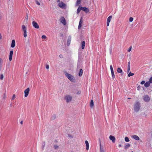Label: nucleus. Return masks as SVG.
Wrapping results in <instances>:
<instances>
[{
  "label": "nucleus",
  "mask_w": 152,
  "mask_h": 152,
  "mask_svg": "<svg viewBox=\"0 0 152 152\" xmlns=\"http://www.w3.org/2000/svg\"><path fill=\"white\" fill-rule=\"evenodd\" d=\"M64 73L65 76L71 81L73 83L76 82V80L73 76L71 74H69L66 72H65Z\"/></svg>",
  "instance_id": "obj_1"
},
{
  "label": "nucleus",
  "mask_w": 152,
  "mask_h": 152,
  "mask_svg": "<svg viewBox=\"0 0 152 152\" xmlns=\"http://www.w3.org/2000/svg\"><path fill=\"white\" fill-rule=\"evenodd\" d=\"M140 106L138 102H136L134 105V110L136 112H138L140 109Z\"/></svg>",
  "instance_id": "obj_2"
},
{
  "label": "nucleus",
  "mask_w": 152,
  "mask_h": 152,
  "mask_svg": "<svg viewBox=\"0 0 152 152\" xmlns=\"http://www.w3.org/2000/svg\"><path fill=\"white\" fill-rule=\"evenodd\" d=\"M64 99L67 103H69L72 101V97L70 95H67L65 96Z\"/></svg>",
  "instance_id": "obj_3"
},
{
  "label": "nucleus",
  "mask_w": 152,
  "mask_h": 152,
  "mask_svg": "<svg viewBox=\"0 0 152 152\" xmlns=\"http://www.w3.org/2000/svg\"><path fill=\"white\" fill-rule=\"evenodd\" d=\"M58 6L62 9H65L66 8V4L62 1H61L58 4Z\"/></svg>",
  "instance_id": "obj_4"
},
{
  "label": "nucleus",
  "mask_w": 152,
  "mask_h": 152,
  "mask_svg": "<svg viewBox=\"0 0 152 152\" xmlns=\"http://www.w3.org/2000/svg\"><path fill=\"white\" fill-rule=\"evenodd\" d=\"M22 30L23 32V36L24 37L26 38L27 37V31L26 26L24 25L22 26Z\"/></svg>",
  "instance_id": "obj_5"
},
{
  "label": "nucleus",
  "mask_w": 152,
  "mask_h": 152,
  "mask_svg": "<svg viewBox=\"0 0 152 152\" xmlns=\"http://www.w3.org/2000/svg\"><path fill=\"white\" fill-rule=\"evenodd\" d=\"M143 98L144 101L147 102H149L150 99V97L147 95L144 96Z\"/></svg>",
  "instance_id": "obj_6"
},
{
  "label": "nucleus",
  "mask_w": 152,
  "mask_h": 152,
  "mask_svg": "<svg viewBox=\"0 0 152 152\" xmlns=\"http://www.w3.org/2000/svg\"><path fill=\"white\" fill-rule=\"evenodd\" d=\"M33 26L36 28L38 29L39 28V26L38 23L35 21H33L32 22Z\"/></svg>",
  "instance_id": "obj_7"
},
{
  "label": "nucleus",
  "mask_w": 152,
  "mask_h": 152,
  "mask_svg": "<svg viewBox=\"0 0 152 152\" xmlns=\"http://www.w3.org/2000/svg\"><path fill=\"white\" fill-rule=\"evenodd\" d=\"M30 91V89L29 88H28L26 89L24 91V93L25 94L24 96L25 97H26L28 96L29 92Z\"/></svg>",
  "instance_id": "obj_8"
},
{
  "label": "nucleus",
  "mask_w": 152,
  "mask_h": 152,
  "mask_svg": "<svg viewBox=\"0 0 152 152\" xmlns=\"http://www.w3.org/2000/svg\"><path fill=\"white\" fill-rule=\"evenodd\" d=\"M60 22L62 23L64 25L66 24V21L64 17H62L60 19Z\"/></svg>",
  "instance_id": "obj_9"
},
{
  "label": "nucleus",
  "mask_w": 152,
  "mask_h": 152,
  "mask_svg": "<svg viewBox=\"0 0 152 152\" xmlns=\"http://www.w3.org/2000/svg\"><path fill=\"white\" fill-rule=\"evenodd\" d=\"M71 36H69L67 39V45L68 46H69L70 43L71 41Z\"/></svg>",
  "instance_id": "obj_10"
},
{
  "label": "nucleus",
  "mask_w": 152,
  "mask_h": 152,
  "mask_svg": "<svg viewBox=\"0 0 152 152\" xmlns=\"http://www.w3.org/2000/svg\"><path fill=\"white\" fill-rule=\"evenodd\" d=\"M13 54V51H11L10 53L9 60L10 61H11L12 59V56Z\"/></svg>",
  "instance_id": "obj_11"
},
{
  "label": "nucleus",
  "mask_w": 152,
  "mask_h": 152,
  "mask_svg": "<svg viewBox=\"0 0 152 152\" xmlns=\"http://www.w3.org/2000/svg\"><path fill=\"white\" fill-rule=\"evenodd\" d=\"M109 138L113 142H115V138L114 136L112 135H110L109 137Z\"/></svg>",
  "instance_id": "obj_12"
},
{
  "label": "nucleus",
  "mask_w": 152,
  "mask_h": 152,
  "mask_svg": "<svg viewBox=\"0 0 152 152\" xmlns=\"http://www.w3.org/2000/svg\"><path fill=\"white\" fill-rule=\"evenodd\" d=\"M81 9L82 10L84 11L86 13L89 12V9L86 7H81Z\"/></svg>",
  "instance_id": "obj_13"
},
{
  "label": "nucleus",
  "mask_w": 152,
  "mask_h": 152,
  "mask_svg": "<svg viewBox=\"0 0 152 152\" xmlns=\"http://www.w3.org/2000/svg\"><path fill=\"white\" fill-rule=\"evenodd\" d=\"M100 152H105L104 150V147L102 146L101 144V142H100Z\"/></svg>",
  "instance_id": "obj_14"
},
{
  "label": "nucleus",
  "mask_w": 152,
  "mask_h": 152,
  "mask_svg": "<svg viewBox=\"0 0 152 152\" xmlns=\"http://www.w3.org/2000/svg\"><path fill=\"white\" fill-rule=\"evenodd\" d=\"M86 144V150H88L89 149V144L87 140L85 141Z\"/></svg>",
  "instance_id": "obj_15"
},
{
  "label": "nucleus",
  "mask_w": 152,
  "mask_h": 152,
  "mask_svg": "<svg viewBox=\"0 0 152 152\" xmlns=\"http://www.w3.org/2000/svg\"><path fill=\"white\" fill-rule=\"evenodd\" d=\"M132 137L135 140H140L139 137L136 135H133L132 136Z\"/></svg>",
  "instance_id": "obj_16"
},
{
  "label": "nucleus",
  "mask_w": 152,
  "mask_h": 152,
  "mask_svg": "<svg viewBox=\"0 0 152 152\" xmlns=\"http://www.w3.org/2000/svg\"><path fill=\"white\" fill-rule=\"evenodd\" d=\"M85 42L84 41H83L81 43V48L82 49H83L84 48L85 46Z\"/></svg>",
  "instance_id": "obj_17"
},
{
  "label": "nucleus",
  "mask_w": 152,
  "mask_h": 152,
  "mask_svg": "<svg viewBox=\"0 0 152 152\" xmlns=\"http://www.w3.org/2000/svg\"><path fill=\"white\" fill-rule=\"evenodd\" d=\"M3 60L2 58H0V71L1 70L2 65L3 63Z\"/></svg>",
  "instance_id": "obj_18"
},
{
  "label": "nucleus",
  "mask_w": 152,
  "mask_h": 152,
  "mask_svg": "<svg viewBox=\"0 0 152 152\" xmlns=\"http://www.w3.org/2000/svg\"><path fill=\"white\" fill-rule=\"evenodd\" d=\"M15 45V41L14 40H13L12 41V44L11 45V47L12 48H14Z\"/></svg>",
  "instance_id": "obj_19"
},
{
  "label": "nucleus",
  "mask_w": 152,
  "mask_h": 152,
  "mask_svg": "<svg viewBox=\"0 0 152 152\" xmlns=\"http://www.w3.org/2000/svg\"><path fill=\"white\" fill-rule=\"evenodd\" d=\"M130 62H129L128 64L127 72L128 73L130 71Z\"/></svg>",
  "instance_id": "obj_20"
},
{
  "label": "nucleus",
  "mask_w": 152,
  "mask_h": 152,
  "mask_svg": "<svg viewBox=\"0 0 152 152\" xmlns=\"http://www.w3.org/2000/svg\"><path fill=\"white\" fill-rule=\"evenodd\" d=\"M94 105L93 100H91L90 103V106L91 108H93Z\"/></svg>",
  "instance_id": "obj_21"
},
{
  "label": "nucleus",
  "mask_w": 152,
  "mask_h": 152,
  "mask_svg": "<svg viewBox=\"0 0 152 152\" xmlns=\"http://www.w3.org/2000/svg\"><path fill=\"white\" fill-rule=\"evenodd\" d=\"M83 73V69H80V72L79 73V75L80 77H81L82 76Z\"/></svg>",
  "instance_id": "obj_22"
},
{
  "label": "nucleus",
  "mask_w": 152,
  "mask_h": 152,
  "mask_svg": "<svg viewBox=\"0 0 152 152\" xmlns=\"http://www.w3.org/2000/svg\"><path fill=\"white\" fill-rule=\"evenodd\" d=\"M54 148L55 150H58L59 148V146L58 145L56 144H54L53 145Z\"/></svg>",
  "instance_id": "obj_23"
},
{
  "label": "nucleus",
  "mask_w": 152,
  "mask_h": 152,
  "mask_svg": "<svg viewBox=\"0 0 152 152\" xmlns=\"http://www.w3.org/2000/svg\"><path fill=\"white\" fill-rule=\"evenodd\" d=\"M150 83L148 82H147L145 83L144 84L145 86L146 87H149L150 85Z\"/></svg>",
  "instance_id": "obj_24"
},
{
  "label": "nucleus",
  "mask_w": 152,
  "mask_h": 152,
  "mask_svg": "<svg viewBox=\"0 0 152 152\" xmlns=\"http://www.w3.org/2000/svg\"><path fill=\"white\" fill-rule=\"evenodd\" d=\"M81 10H82L81 7L79 6L77 9V14H79Z\"/></svg>",
  "instance_id": "obj_25"
},
{
  "label": "nucleus",
  "mask_w": 152,
  "mask_h": 152,
  "mask_svg": "<svg viewBox=\"0 0 152 152\" xmlns=\"http://www.w3.org/2000/svg\"><path fill=\"white\" fill-rule=\"evenodd\" d=\"M130 146V144L129 143L127 144L124 146V148L125 149H126L127 148L129 147Z\"/></svg>",
  "instance_id": "obj_26"
},
{
  "label": "nucleus",
  "mask_w": 152,
  "mask_h": 152,
  "mask_svg": "<svg viewBox=\"0 0 152 152\" xmlns=\"http://www.w3.org/2000/svg\"><path fill=\"white\" fill-rule=\"evenodd\" d=\"M112 16H109L107 18V22H108V23L110 22L112 18Z\"/></svg>",
  "instance_id": "obj_27"
},
{
  "label": "nucleus",
  "mask_w": 152,
  "mask_h": 152,
  "mask_svg": "<svg viewBox=\"0 0 152 152\" xmlns=\"http://www.w3.org/2000/svg\"><path fill=\"white\" fill-rule=\"evenodd\" d=\"M81 0H77L76 4V5L77 6H78L80 4L81 2Z\"/></svg>",
  "instance_id": "obj_28"
},
{
  "label": "nucleus",
  "mask_w": 152,
  "mask_h": 152,
  "mask_svg": "<svg viewBox=\"0 0 152 152\" xmlns=\"http://www.w3.org/2000/svg\"><path fill=\"white\" fill-rule=\"evenodd\" d=\"M117 71L118 72L120 73H121L122 72V71L121 68H118L117 69Z\"/></svg>",
  "instance_id": "obj_29"
},
{
  "label": "nucleus",
  "mask_w": 152,
  "mask_h": 152,
  "mask_svg": "<svg viewBox=\"0 0 152 152\" xmlns=\"http://www.w3.org/2000/svg\"><path fill=\"white\" fill-rule=\"evenodd\" d=\"M111 72L112 77L113 79H114L115 77V75L114 74L113 71H111Z\"/></svg>",
  "instance_id": "obj_30"
},
{
  "label": "nucleus",
  "mask_w": 152,
  "mask_h": 152,
  "mask_svg": "<svg viewBox=\"0 0 152 152\" xmlns=\"http://www.w3.org/2000/svg\"><path fill=\"white\" fill-rule=\"evenodd\" d=\"M134 75V73H132L131 72H130L128 74V76L130 77L131 76H133Z\"/></svg>",
  "instance_id": "obj_31"
},
{
  "label": "nucleus",
  "mask_w": 152,
  "mask_h": 152,
  "mask_svg": "<svg viewBox=\"0 0 152 152\" xmlns=\"http://www.w3.org/2000/svg\"><path fill=\"white\" fill-rule=\"evenodd\" d=\"M125 140L126 142H129V140L127 137H126L125 138Z\"/></svg>",
  "instance_id": "obj_32"
},
{
  "label": "nucleus",
  "mask_w": 152,
  "mask_h": 152,
  "mask_svg": "<svg viewBox=\"0 0 152 152\" xmlns=\"http://www.w3.org/2000/svg\"><path fill=\"white\" fill-rule=\"evenodd\" d=\"M83 22V18L81 17L80 19L79 23L82 24Z\"/></svg>",
  "instance_id": "obj_33"
},
{
  "label": "nucleus",
  "mask_w": 152,
  "mask_h": 152,
  "mask_svg": "<svg viewBox=\"0 0 152 152\" xmlns=\"http://www.w3.org/2000/svg\"><path fill=\"white\" fill-rule=\"evenodd\" d=\"M45 142H42V148H43L45 146Z\"/></svg>",
  "instance_id": "obj_34"
},
{
  "label": "nucleus",
  "mask_w": 152,
  "mask_h": 152,
  "mask_svg": "<svg viewBox=\"0 0 152 152\" xmlns=\"http://www.w3.org/2000/svg\"><path fill=\"white\" fill-rule=\"evenodd\" d=\"M133 20V18L132 17H131L129 18V21L130 22H132Z\"/></svg>",
  "instance_id": "obj_35"
},
{
  "label": "nucleus",
  "mask_w": 152,
  "mask_h": 152,
  "mask_svg": "<svg viewBox=\"0 0 152 152\" xmlns=\"http://www.w3.org/2000/svg\"><path fill=\"white\" fill-rule=\"evenodd\" d=\"M150 83H152V77H151L149 79V81H148Z\"/></svg>",
  "instance_id": "obj_36"
},
{
  "label": "nucleus",
  "mask_w": 152,
  "mask_h": 152,
  "mask_svg": "<svg viewBox=\"0 0 152 152\" xmlns=\"http://www.w3.org/2000/svg\"><path fill=\"white\" fill-rule=\"evenodd\" d=\"M82 24H81L79 23L78 27V28L79 29H80L81 28L82 26Z\"/></svg>",
  "instance_id": "obj_37"
},
{
  "label": "nucleus",
  "mask_w": 152,
  "mask_h": 152,
  "mask_svg": "<svg viewBox=\"0 0 152 152\" xmlns=\"http://www.w3.org/2000/svg\"><path fill=\"white\" fill-rule=\"evenodd\" d=\"M15 94H14L12 97V100H13L15 98Z\"/></svg>",
  "instance_id": "obj_38"
},
{
  "label": "nucleus",
  "mask_w": 152,
  "mask_h": 152,
  "mask_svg": "<svg viewBox=\"0 0 152 152\" xmlns=\"http://www.w3.org/2000/svg\"><path fill=\"white\" fill-rule=\"evenodd\" d=\"M110 68L111 70V71H113V69L112 65H111L110 66Z\"/></svg>",
  "instance_id": "obj_39"
},
{
  "label": "nucleus",
  "mask_w": 152,
  "mask_h": 152,
  "mask_svg": "<svg viewBox=\"0 0 152 152\" xmlns=\"http://www.w3.org/2000/svg\"><path fill=\"white\" fill-rule=\"evenodd\" d=\"M4 76L2 74H1L0 76V79L1 80H2Z\"/></svg>",
  "instance_id": "obj_40"
},
{
  "label": "nucleus",
  "mask_w": 152,
  "mask_h": 152,
  "mask_svg": "<svg viewBox=\"0 0 152 152\" xmlns=\"http://www.w3.org/2000/svg\"><path fill=\"white\" fill-rule=\"evenodd\" d=\"M36 4H37L38 5H40V3H39V2L38 1H36Z\"/></svg>",
  "instance_id": "obj_41"
},
{
  "label": "nucleus",
  "mask_w": 152,
  "mask_h": 152,
  "mask_svg": "<svg viewBox=\"0 0 152 152\" xmlns=\"http://www.w3.org/2000/svg\"><path fill=\"white\" fill-rule=\"evenodd\" d=\"M46 68L47 69H48L49 68V66L48 64H46Z\"/></svg>",
  "instance_id": "obj_42"
},
{
  "label": "nucleus",
  "mask_w": 152,
  "mask_h": 152,
  "mask_svg": "<svg viewBox=\"0 0 152 152\" xmlns=\"http://www.w3.org/2000/svg\"><path fill=\"white\" fill-rule=\"evenodd\" d=\"M42 39H46V36L44 35H42Z\"/></svg>",
  "instance_id": "obj_43"
},
{
  "label": "nucleus",
  "mask_w": 152,
  "mask_h": 152,
  "mask_svg": "<svg viewBox=\"0 0 152 152\" xmlns=\"http://www.w3.org/2000/svg\"><path fill=\"white\" fill-rule=\"evenodd\" d=\"M59 57L60 58H63V56L62 55V54H60L59 55Z\"/></svg>",
  "instance_id": "obj_44"
},
{
  "label": "nucleus",
  "mask_w": 152,
  "mask_h": 152,
  "mask_svg": "<svg viewBox=\"0 0 152 152\" xmlns=\"http://www.w3.org/2000/svg\"><path fill=\"white\" fill-rule=\"evenodd\" d=\"M132 47L131 46L130 47V48H129V49L128 50V51L129 52L131 51V50H132Z\"/></svg>",
  "instance_id": "obj_45"
},
{
  "label": "nucleus",
  "mask_w": 152,
  "mask_h": 152,
  "mask_svg": "<svg viewBox=\"0 0 152 152\" xmlns=\"http://www.w3.org/2000/svg\"><path fill=\"white\" fill-rule=\"evenodd\" d=\"M145 83V81H141V84H144Z\"/></svg>",
  "instance_id": "obj_46"
},
{
  "label": "nucleus",
  "mask_w": 152,
  "mask_h": 152,
  "mask_svg": "<svg viewBox=\"0 0 152 152\" xmlns=\"http://www.w3.org/2000/svg\"><path fill=\"white\" fill-rule=\"evenodd\" d=\"M6 94L5 93H4V96L3 97V99H5L6 98Z\"/></svg>",
  "instance_id": "obj_47"
},
{
  "label": "nucleus",
  "mask_w": 152,
  "mask_h": 152,
  "mask_svg": "<svg viewBox=\"0 0 152 152\" xmlns=\"http://www.w3.org/2000/svg\"><path fill=\"white\" fill-rule=\"evenodd\" d=\"M30 45V42L29 41H28L27 42V44H26V45Z\"/></svg>",
  "instance_id": "obj_48"
},
{
  "label": "nucleus",
  "mask_w": 152,
  "mask_h": 152,
  "mask_svg": "<svg viewBox=\"0 0 152 152\" xmlns=\"http://www.w3.org/2000/svg\"><path fill=\"white\" fill-rule=\"evenodd\" d=\"M112 50V48H111L110 49V54H111Z\"/></svg>",
  "instance_id": "obj_49"
},
{
  "label": "nucleus",
  "mask_w": 152,
  "mask_h": 152,
  "mask_svg": "<svg viewBox=\"0 0 152 152\" xmlns=\"http://www.w3.org/2000/svg\"><path fill=\"white\" fill-rule=\"evenodd\" d=\"M81 93V91H78V92H77V94H80Z\"/></svg>",
  "instance_id": "obj_50"
},
{
  "label": "nucleus",
  "mask_w": 152,
  "mask_h": 152,
  "mask_svg": "<svg viewBox=\"0 0 152 152\" xmlns=\"http://www.w3.org/2000/svg\"><path fill=\"white\" fill-rule=\"evenodd\" d=\"M109 23H110V22H107V26H108L109 25Z\"/></svg>",
  "instance_id": "obj_51"
},
{
  "label": "nucleus",
  "mask_w": 152,
  "mask_h": 152,
  "mask_svg": "<svg viewBox=\"0 0 152 152\" xmlns=\"http://www.w3.org/2000/svg\"><path fill=\"white\" fill-rule=\"evenodd\" d=\"M12 103H11L10 105V107H12Z\"/></svg>",
  "instance_id": "obj_52"
},
{
  "label": "nucleus",
  "mask_w": 152,
  "mask_h": 152,
  "mask_svg": "<svg viewBox=\"0 0 152 152\" xmlns=\"http://www.w3.org/2000/svg\"><path fill=\"white\" fill-rule=\"evenodd\" d=\"M121 146H122V145H121V144H119V145H118V147H119V148L121 147Z\"/></svg>",
  "instance_id": "obj_53"
},
{
  "label": "nucleus",
  "mask_w": 152,
  "mask_h": 152,
  "mask_svg": "<svg viewBox=\"0 0 152 152\" xmlns=\"http://www.w3.org/2000/svg\"><path fill=\"white\" fill-rule=\"evenodd\" d=\"M20 123L21 124H22L23 123V121H20Z\"/></svg>",
  "instance_id": "obj_54"
},
{
  "label": "nucleus",
  "mask_w": 152,
  "mask_h": 152,
  "mask_svg": "<svg viewBox=\"0 0 152 152\" xmlns=\"http://www.w3.org/2000/svg\"><path fill=\"white\" fill-rule=\"evenodd\" d=\"M60 0H57V2H59H59H60Z\"/></svg>",
  "instance_id": "obj_55"
},
{
  "label": "nucleus",
  "mask_w": 152,
  "mask_h": 152,
  "mask_svg": "<svg viewBox=\"0 0 152 152\" xmlns=\"http://www.w3.org/2000/svg\"><path fill=\"white\" fill-rule=\"evenodd\" d=\"M2 38V36L1 34H0V39H1Z\"/></svg>",
  "instance_id": "obj_56"
},
{
  "label": "nucleus",
  "mask_w": 152,
  "mask_h": 152,
  "mask_svg": "<svg viewBox=\"0 0 152 152\" xmlns=\"http://www.w3.org/2000/svg\"><path fill=\"white\" fill-rule=\"evenodd\" d=\"M138 88H139V86L138 87H137Z\"/></svg>",
  "instance_id": "obj_57"
},
{
  "label": "nucleus",
  "mask_w": 152,
  "mask_h": 152,
  "mask_svg": "<svg viewBox=\"0 0 152 152\" xmlns=\"http://www.w3.org/2000/svg\"><path fill=\"white\" fill-rule=\"evenodd\" d=\"M70 137H71V135H70Z\"/></svg>",
  "instance_id": "obj_58"
},
{
  "label": "nucleus",
  "mask_w": 152,
  "mask_h": 152,
  "mask_svg": "<svg viewBox=\"0 0 152 152\" xmlns=\"http://www.w3.org/2000/svg\"><path fill=\"white\" fill-rule=\"evenodd\" d=\"M26 18H27H27H28V17H26Z\"/></svg>",
  "instance_id": "obj_59"
},
{
  "label": "nucleus",
  "mask_w": 152,
  "mask_h": 152,
  "mask_svg": "<svg viewBox=\"0 0 152 152\" xmlns=\"http://www.w3.org/2000/svg\"><path fill=\"white\" fill-rule=\"evenodd\" d=\"M26 18H27H27H28V17H26Z\"/></svg>",
  "instance_id": "obj_60"
},
{
  "label": "nucleus",
  "mask_w": 152,
  "mask_h": 152,
  "mask_svg": "<svg viewBox=\"0 0 152 152\" xmlns=\"http://www.w3.org/2000/svg\"><path fill=\"white\" fill-rule=\"evenodd\" d=\"M128 99H130V98H129Z\"/></svg>",
  "instance_id": "obj_61"
},
{
  "label": "nucleus",
  "mask_w": 152,
  "mask_h": 152,
  "mask_svg": "<svg viewBox=\"0 0 152 152\" xmlns=\"http://www.w3.org/2000/svg\"><path fill=\"white\" fill-rule=\"evenodd\" d=\"M134 152L132 151V152Z\"/></svg>",
  "instance_id": "obj_62"
}]
</instances>
